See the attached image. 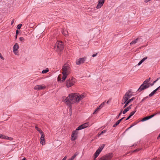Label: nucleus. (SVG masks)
Masks as SVG:
<instances>
[{"label":"nucleus","mask_w":160,"mask_h":160,"mask_svg":"<svg viewBox=\"0 0 160 160\" xmlns=\"http://www.w3.org/2000/svg\"><path fill=\"white\" fill-rule=\"evenodd\" d=\"M83 95H79L77 93H72L69 94L68 96L66 97H63L62 98L63 102H65V104L69 108V111H72V104L74 103H78L80 100L84 98Z\"/></svg>","instance_id":"obj_1"},{"label":"nucleus","mask_w":160,"mask_h":160,"mask_svg":"<svg viewBox=\"0 0 160 160\" xmlns=\"http://www.w3.org/2000/svg\"><path fill=\"white\" fill-rule=\"evenodd\" d=\"M89 125L88 122H86L78 127L75 131H73L72 133L71 140L74 141L77 137L78 132L77 131L80 130L87 127Z\"/></svg>","instance_id":"obj_2"},{"label":"nucleus","mask_w":160,"mask_h":160,"mask_svg":"<svg viewBox=\"0 0 160 160\" xmlns=\"http://www.w3.org/2000/svg\"><path fill=\"white\" fill-rule=\"evenodd\" d=\"M70 69L69 65L67 64H65L62 68V73L65 72V73L69 74L70 72Z\"/></svg>","instance_id":"obj_3"},{"label":"nucleus","mask_w":160,"mask_h":160,"mask_svg":"<svg viewBox=\"0 0 160 160\" xmlns=\"http://www.w3.org/2000/svg\"><path fill=\"white\" fill-rule=\"evenodd\" d=\"M149 83L148 84H144L142 83L138 89L137 91L140 92L145 89H146L149 87Z\"/></svg>","instance_id":"obj_4"},{"label":"nucleus","mask_w":160,"mask_h":160,"mask_svg":"<svg viewBox=\"0 0 160 160\" xmlns=\"http://www.w3.org/2000/svg\"><path fill=\"white\" fill-rule=\"evenodd\" d=\"M55 47H57L60 52L62 51L64 48V46L62 44V42H57Z\"/></svg>","instance_id":"obj_5"},{"label":"nucleus","mask_w":160,"mask_h":160,"mask_svg":"<svg viewBox=\"0 0 160 160\" xmlns=\"http://www.w3.org/2000/svg\"><path fill=\"white\" fill-rule=\"evenodd\" d=\"M86 60V58H80L77 59L76 61V63L77 65H80L83 63Z\"/></svg>","instance_id":"obj_6"},{"label":"nucleus","mask_w":160,"mask_h":160,"mask_svg":"<svg viewBox=\"0 0 160 160\" xmlns=\"http://www.w3.org/2000/svg\"><path fill=\"white\" fill-rule=\"evenodd\" d=\"M46 87L44 85H37L34 88V89L37 90H40L45 89Z\"/></svg>","instance_id":"obj_7"},{"label":"nucleus","mask_w":160,"mask_h":160,"mask_svg":"<svg viewBox=\"0 0 160 160\" xmlns=\"http://www.w3.org/2000/svg\"><path fill=\"white\" fill-rule=\"evenodd\" d=\"M19 48V45L18 43H16L14 45L13 47V52L14 53L16 54H18V52H17V51L18 49Z\"/></svg>","instance_id":"obj_8"},{"label":"nucleus","mask_w":160,"mask_h":160,"mask_svg":"<svg viewBox=\"0 0 160 160\" xmlns=\"http://www.w3.org/2000/svg\"><path fill=\"white\" fill-rule=\"evenodd\" d=\"M105 2V0H99L98 1V3L96 6L97 9H99L101 8L103 6Z\"/></svg>","instance_id":"obj_9"},{"label":"nucleus","mask_w":160,"mask_h":160,"mask_svg":"<svg viewBox=\"0 0 160 160\" xmlns=\"http://www.w3.org/2000/svg\"><path fill=\"white\" fill-rule=\"evenodd\" d=\"M73 84V83L71 81L70 79L67 80L66 81V85L68 88H69L72 86Z\"/></svg>","instance_id":"obj_10"},{"label":"nucleus","mask_w":160,"mask_h":160,"mask_svg":"<svg viewBox=\"0 0 160 160\" xmlns=\"http://www.w3.org/2000/svg\"><path fill=\"white\" fill-rule=\"evenodd\" d=\"M113 154L112 153H109L104 155L106 160H109L113 157Z\"/></svg>","instance_id":"obj_11"},{"label":"nucleus","mask_w":160,"mask_h":160,"mask_svg":"<svg viewBox=\"0 0 160 160\" xmlns=\"http://www.w3.org/2000/svg\"><path fill=\"white\" fill-rule=\"evenodd\" d=\"M44 134L43 133L41 134V137L40 138V143L42 144L43 145L45 142V140L44 139Z\"/></svg>","instance_id":"obj_12"},{"label":"nucleus","mask_w":160,"mask_h":160,"mask_svg":"<svg viewBox=\"0 0 160 160\" xmlns=\"http://www.w3.org/2000/svg\"><path fill=\"white\" fill-rule=\"evenodd\" d=\"M135 99V98L133 97L132 98L129 99L128 100L126 103L123 106V108H125L129 104V103H130V102H132L133 100H134Z\"/></svg>","instance_id":"obj_13"},{"label":"nucleus","mask_w":160,"mask_h":160,"mask_svg":"<svg viewBox=\"0 0 160 160\" xmlns=\"http://www.w3.org/2000/svg\"><path fill=\"white\" fill-rule=\"evenodd\" d=\"M105 145L104 144H102L101 146H100L99 148L96 150L97 152H98V153L100 154V152L102 151L104 147H105Z\"/></svg>","instance_id":"obj_14"},{"label":"nucleus","mask_w":160,"mask_h":160,"mask_svg":"<svg viewBox=\"0 0 160 160\" xmlns=\"http://www.w3.org/2000/svg\"><path fill=\"white\" fill-rule=\"evenodd\" d=\"M132 106V104H131L128 107L126 108L125 109L122 111V113L123 114H125L131 108Z\"/></svg>","instance_id":"obj_15"},{"label":"nucleus","mask_w":160,"mask_h":160,"mask_svg":"<svg viewBox=\"0 0 160 160\" xmlns=\"http://www.w3.org/2000/svg\"><path fill=\"white\" fill-rule=\"evenodd\" d=\"M136 108H135V110L131 112L130 114H129V115L128 117V118H126V119L125 120H128L129 119H130V118L132 116H133L134 114L136 112Z\"/></svg>","instance_id":"obj_16"},{"label":"nucleus","mask_w":160,"mask_h":160,"mask_svg":"<svg viewBox=\"0 0 160 160\" xmlns=\"http://www.w3.org/2000/svg\"><path fill=\"white\" fill-rule=\"evenodd\" d=\"M63 75L62 77V81L63 82H64L66 79L67 76L69 75L68 74L65 73V72L62 73Z\"/></svg>","instance_id":"obj_17"},{"label":"nucleus","mask_w":160,"mask_h":160,"mask_svg":"<svg viewBox=\"0 0 160 160\" xmlns=\"http://www.w3.org/2000/svg\"><path fill=\"white\" fill-rule=\"evenodd\" d=\"M125 118L124 117L122 118L121 119L118 120L116 123L113 126V127H115L116 126H117L119 123L120 122Z\"/></svg>","instance_id":"obj_18"},{"label":"nucleus","mask_w":160,"mask_h":160,"mask_svg":"<svg viewBox=\"0 0 160 160\" xmlns=\"http://www.w3.org/2000/svg\"><path fill=\"white\" fill-rule=\"evenodd\" d=\"M78 153L77 152H76L68 160H73L78 155Z\"/></svg>","instance_id":"obj_19"},{"label":"nucleus","mask_w":160,"mask_h":160,"mask_svg":"<svg viewBox=\"0 0 160 160\" xmlns=\"http://www.w3.org/2000/svg\"><path fill=\"white\" fill-rule=\"evenodd\" d=\"M157 91L156 90H153L150 94L148 96L149 97H151L153 96L156 93V92Z\"/></svg>","instance_id":"obj_20"},{"label":"nucleus","mask_w":160,"mask_h":160,"mask_svg":"<svg viewBox=\"0 0 160 160\" xmlns=\"http://www.w3.org/2000/svg\"><path fill=\"white\" fill-rule=\"evenodd\" d=\"M149 118L148 116L145 117L144 118H143L140 121L141 122H144L145 121L147 120L148 119H149Z\"/></svg>","instance_id":"obj_21"},{"label":"nucleus","mask_w":160,"mask_h":160,"mask_svg":"<svg viewBox=\"0 0 160 160\" xmlns=\"http://www.w3.org/2000/svg\"><path fill=\"white\" fill-rule=\"evenodd\" d=\"M150 79V78L149 79H146L145 81H144L143 82V84H148L149 83V82Z\"/></svg>","instance_id":"obj_22"},{"label":"nucleus","mask_w":160,"mask_h":160,"mask_svg":"<svg viewBox=\"0 0 160 160\" xmlns=\"http://www.w3.org/2000/svg\"><path fill=\"white\" fill-rule=\"evenodd\" d=\"M130 92L129 91H128L125 94V96L127 98H128V99H129L131 97V95L129 96L128 95L129 94V93Z\"/></svg>","instance_id":"obj_23"},{"label":"nucleus","mask_w":160,"mask_h":160,"mask_svg":"<svg viewBox=\"0 0 160 160\" xmlns=\"http://www.w3.org/2000/svg\"><path fill=\"white\" fill-rule=\"evenodd\" d=\"M35 128L36 129V130L38 131L41 134L43 133L42 131V130L40 129L38 127L35 126Z\"/></svg>","instance_id":"obj_24"},{"label":"nucleus","mask_w":160,"mask_h":160,"mask_svg":"<svg viewBox=\"0 0 160 160\" xmlns=\"http://www.w3.org/2000/svg\"><path fill=\"white\" fill-rule=\"evenodd\" d=\"M105 101L103 102L99 107H98L99 110H100L104 105Z\"/></svg>","instance_id":"obj_25"},{"label":"nucleus","mask_w":160,"mask_h":160,"mask_svg":"<svg viewBox=\"0 0 160 160\" xmlns=\"http://www.w3.org/2000/svg\"><path fill=\"white\" fill-rule=\"evenodd\" d=\"M138 39V38H137L135 40L131 42H130V44H134L136 43L137 42Z\"/></svg>","instance_id":"obj_26"},{"label":"nucleus","mask_w":160,"mask_h":160,"mask_svg":"<svg viewBox=\"0 0 160 160\" xmlns=\"http://www.w3.org/2000/svg\"><path fill=\"white\" fill-rule=\"evenodd\" d=\"M99 154V153H98V152H97L96 151L94 155V159L96 158L98 156Z\"/></svg>","instance_id":"obj_27"},{"label":"nucleus","mask_w":160,"mask_h":160,"mask_svg":"<svg viewBox=\"0 0 160 160\" xmlns=\"http://www.w3.org/2000/svg\"><path fill=\"white\" fill-rule=\"evenodd\" d=\"M62 33L64 35H68V31L65 30V31L64 30H63L62 31Z\"/></svg>","instance_id":"obj_28"},{"label":"nucleus","mask_w":160,"mask_h":160,"mask_svg":"<svg viewBox=\"0 0 160 160\" xmlns=\"http://www.w3.org/2000/svg\"><path fill=\"white\" fill-rule=\"evenodd\" d=\"M48 71H49V70L48 69L44 70H43L42 71V73H43V74L46 73H47V72H48Z\"/></svg>","instance_id":"obj_29"},{"label":"nucleus","mask_w":160,"mask_h":160,"mask_svg":"<svg viewBox=\"0 0 160 160\" xmlns=\"http://www.w3.org/2000/svg\"><path fill=\"white\" fill-rule=\"evenodd\" d=\"M61 76H62L61 74H60L58 77V81L59 82H61Z\"/></svg>","instance_id":"obj_30"},{"label":"nucleus","mask_w":160,"mask_h":160,"mask_svg":"<svg viewBox=\"0 0 160 160\" xmlns=\"http://www.w3.org/2000/svg\"><path fill=\"white\" fill-rule=\"evenodd\" d=\"M106 132V130H103L99 134H98V136H99L103 133H105Z\"/></svg>","instance_id":"obj_31"},{"label":"nucleus","mask_w":160,"mask_h":160,"mask_svg":"<svg viewBox=\"0 0 160 160\" xmlns=\"http://www.w3.org/2000/svg\"><path fill=\"white\" fill-rule=\"evenodd\" d=\"M122 100H124L126 102H127L128 100V98H127L126 97L124 96Z\"/></svg>","instance_id":"obj_32"},{"label":"nucleus","mask_w":160,"mask_h":160,"mask_svg":"<svg viewBox=\"0 0 160 160\" xmlns=\"http://www.w3.org/2000/svg\"><path fill=\"white\" fill-rule=\"evenodd\" d=\"M122 100H124L126 102H127L128 100V98H127L126 97L124 96Z\"/></svg>","instance_id":"obj_33"},{"label":"nucleus","mask_w":160,"mask_h":160,"mask_svg":"<svg viewBox=\"0 0 160 160\" xmlns=\"http://www.w3.org/2000/svg\"><path fill=\"white\" fill-rule=\"evenodd\" d=\"M22 25V24H19L17 26V28L18 29H20L21 28Z\"/></svg>","instance_id":"obj_34"},{"label":"nucleus","mask_w":160,"mask_h":160,"mask_svg":"<svg viewBox=\"0 0 160 160\" xmlns=\"http://www.w3.org/2000/svg\"><path fill=\"white\" fill-rule=\"evenodd\" d=\"M99 160H106L104 156L99 158Z\"/></svg>","instance_id":"obj_35"},{"label":"nucleus","mask_w":160,"mask_h":160,"mask_svg":"<svg viewBox=\"0 0 160 160\" xmlns=\"http://www.w3.org/2000/svg\"><path fill=\"white\" fill-rule=\"evenodd\" d=\"M157 114V113H155L154 114H152V115L150 116H148V117H149V119H150L151 118H152L154 116H155V115H156V114Z\"/></svg>","instance_id":"obj_36"},{"label":"nucleus","mask_w":160,"mask_h":160,"mask_svg":"<svg viewBox=\"0 0 160 160\" xmlns=\"http://www.w3.org/2000/svg\"><path fill=\"white\" fill-rule=\"evenodd\" d=\"M99 110H100L99 109V108H97L93 112V114H95Z\"/></svg>","instance_id":"obj_37"},{"label":"nucleus","mask_w":160,"mask_h":160,"mask_svg":"<svg viewBox=\"0 0 160 160\" xmlns=\"http://www.w3.org/2000/svg\"><path fill=\"white\" fill-rule=\"evenodd\" d=\"M156 81L155 80V81H154L152 83H149V86H152L154 84L156 83Z\"/></svg>","instance_id":"obj_38"},{"label":"nucleus","mask_w":160,"mask_h":160,"mask_svg":"<svg viewBox=\"0 0 160 160\" xmlns=\"http://www.w3.org/2000/svg\"><path fill=\"white\" fill-rule=\"evenodd\" d=\"M138 122H134L133 123L132 125H131L130 127V128H131L132 127H133Z\"/></svg>","instance_id":"obj_39"},{"label":"nucleus","mask_w":160,"mask_h":160,"mask_svg":"<svg viewBox=\"0 0 160 160\" xmlns=\"http://www.w3.org/2000/svg\"><path fill=\"white\" fill-rule=\"evenodd\" d=\"M122 110L121 111L120 113L117 116V117H116V118L117 119H118L119 117V116L121 115L122 113Z\"/></svg>","instance_id":"obj_40"},{"label":"nucleus","mask_w":160,"mask_h":160,"mask_svg":"<svg viewBox=\"0 0 160 160\" xmlns=\"http://www.w3.org/2000/svg\"><path fill=\"white\" fill-rule=\"evenodd\" d=\"M21 42H23L24 41V38L22 37H20L19 38Z\"/></svg>","instance_id":"obj_41"},{"label":"nucleus","mask_w":160,"mask_h":160,"mask_svg":"<svg viewBox=\"0 0 160 160\" xmlns=\"http://www.w3.org/2000/svg\"><path fill=\"white\" fill-rule=\"evenodd\" d=\"M141 149V148H138V149H136V150H134L133 151V152H138V151H140Z\"/></svg>","instance_id":"obj_42"},{"label":"nucleus","mask_w":160,"mask_h":160,"mask_svg":"<svg viewBox=\"0 0 160 160\" xmlns=\"http://www.w3.org/2000/svg\"><path fill=\"white\" fill-rule=\"evenodd\" d=\"M6 137H5L4 135L1 134H0V138H5Z\"/></svg>","instance_id":"obj_43"},{"label":"nucleus","mask_w":160,"mask_h":160,"mask_svg":"<svg viewBox=\"0 0 160 160\" xmlns=\"http://www.w3.org/2000/svg\"><path fill=\"white\" fill-rule=\"evenodd\" d=\"M147 57L144 58L142 60H141V61H142V62H143L145 60H146V59H147Z\"/></svg>","instance_id":"obj_44"},{"label":"nucleus","mask_w":160,"mask_h":160,"mask_svg":"<svg viewBox=\"0 0 160 160\" xmlns=\"http://www.w3.org/2000/svg\"><path fill=\"white\" fill-rule=\"evenodd\" d=\"M126 102L125 101H124V100H122V104H125L126 103Z\"/></svg>","instance_id":"obj_45"},{"label":"nucleus","mask_w":160,"mask_h":160,"mask_svg":"<svg viewBox=\"0 0 160 160\" xmlns=\"http://www.w3.org/2000/svg\"><path fill=\"white\" fill-rule=\"evenodd\" d=\"M0 58L2 59V60H4V58H3V57L2 56L1 53H0Z\"/></svg>","instance_id":"obj_46"},{"label":"nucleus","mask_w":160,"mask_h":160,"mask_svg":"<svg viewBox=\"0 0 160 160\" xmlns=\"http://www.w3.org/2000/svg\"><path fill=\"white\" fill-rule=\"evenodd\" d=\"M6 139H8V140H11L13 139V138H11V137H8V138H6Z\"/></svg>","instance_id":"obj_47"},{"label":"nucleus","mask_w":160,"mask_h":160,"mask_svg":"<svg viewBox=\"0 0 160 160\" xmlns=\"http://www.w3.org/2000/svg\"><path fill=\"white\" fill-rule=\"evenodd\" d=\"M142 63V61H141V60L138 63V66H139Z\"/></svg>","instance_id":"obj_48"},{"label":"nucleus","mask_w":160,"mask_h":160,"mask_svg":"<svg viewBox=\"0 0 160 160\" xmlns=\"http://www.w3.org/2000/svg\"><path fill=\"white\" fill-rule=\"evenodd\" d=\"M111 101V99H109L107 102V104H108L109 103V102H110Z\"/></svg>","instance_id":"obj_49"},{"label":"nucleus","mask_w":160,"mask_h":160,"mask_svg":"<svg viewBox=\"0 0 160 160\" xmlns=\"http://www.w3.org/2000/svg\"><path fill=\"white\" fill-rule=\"evenodd\" d=\"M160 88V86L158 87V88H157L156 90L157 91L158 90H159V89Z\"/></svg>","instance_id":"obj_50"},{"label":"nucleus","mask_w":160,"mask_h":160,"mask_svg":"<svg viewBox=\"0 0 160 160\" xmlns=\"http://www.w3.org/2000/svg\"><path fill=\"white\" fill-rule=\"evenodd\" d=\"M18 32H19V31H18V30H16V34L18 35Z\"/></svg>","instance_id":"obj_51"},{"label":"nucleus","mask_w":160,"mask_h":160,"mask_svg":"<svg viewBox=\"0 0 160 160\" xmlns=\"http://www.w3.org/2000/svg\"><path fill=\"white\" fill-rule=\"evenodd\" d=\"M97 53H96V54H93V55H92V57H95L96 56V55H97Z\"/></svg>","instance_id":"obj_52"},{"label":"nucleus","mask_w":160,"mask_h":160,"mask_svg":"<svg viewBox=\"0 0 160 160\" xmlns=\"http://www.w3.org/2000/svg\"><path fill=\"white\" fill-rule=\"evenodd\" d=\"M14 19H13V20H12V22H11V24L12 25V24L13 23H14Z\"/></svg>","instance_id":"obj_53"},{"label":"nucleus","mask_w":160,"mask_h":160,"mask_svg":"<svg viewBox=\"0 0 160 160\" xmlns=\"http://www.w3.org/2000/svg\"><path fill=\"white\" fill-rule=\"evenodd\" d=\"M130 92L128 93L129 94L128 95L129 96L131 95V96H132V94L131 93V92L129 91Z\"/></svg>","instance_id":"obj_54"},{"label":"nucleus","mask_w":160,"mask_h":160,"mask_svg":"<svg viewBox=\"0 0 160 160\" xmlns=\"http://www.w3.org/2000/svg\"><path fill=\"white\" fill-rule=\"evenodd\" d=\"M160 79V77H159L158 78H157V79L155 80V81H156V82H157L158 80H159V79Z\"/></svg>","instance_id":"obj_55"},{"label":"nucleus","mask_w":160,"mask_h":160,"mask_svg":"<svg viewBox=\"0 0 160 160\" xmlns=\"http://www.w3.org/2000/svg\"><path fill=\"white\" fill-rule=\"evenodd\" d=\"M145 99H144V98L141 100V101L140 102L141 103H142V102H143L144 101Z\"/></svg>","instance_id":"obj_56"},{"label":"nucleus","mask_w":160,"mask_h":160,"mask_svg":"<svg viewBox=\"0 0 160 160\" xmlns=\"http://www.w3.org/2000/svg\"><path fill=\"white\" fill-rule=\"evenodd\" d=\"M148 98V96H147L145 98H144V99H145V100L146 99H147V98Z\"/></svg>","instance_id":"obj_57"},{"label":"nucleus","mask_w":160,"mask_h":160,"mask_svg":"<svg viewBox=\"0 0 160 160\" xmlns=\"http://www.w3.org/2000/svg\"><path fill=\"white\" fill-rule=\"evenodd\" d=\"M148 98V96H147L145 98H144V99H145V100L146 99H147V98Z\"/></svg>","instance_id":"obj_58"},{"label":"nucleus","mask_w":160,"mask_h":160,"mask_svg":"<svg viewBox=\"0 0 160 160\" xmlns=\"http://www.w3.org/2000/svg\"><path fill=\"white\" fill-rule=\"evenodd\" d=\"M66 157H65L64 158H63L62 160H66Z\"/></svg>","instance_id":"obj_59"},{"label":"nucleus","mask_w":160,"mask_h":160,"mask_svg":"<svg viewBox=\"0 0 160 160\" xmlns=\"http://www.w3.org/2000/svg\"><path fill=\"white\" fill-rule=\"evenodd\" d=\"M22 160H26V158H24L22 159Z\"/></svg>","instance_id":"obj_60"},{"label":"nucleus","mask_w":160,"mask_h":160,"mask_svg":"<svg viewBox=\"0 0 160 160\" xmlns=\"http://www.w3.org/2000/svg\"><path fill=\"white\" fill-rule=\"evenodd\" d=\"M131 128H130V127L128 128L126 130V131L128 130L129 129Z\"/></svg>","instance_id":"obj_61"},{"label":"nucleus","mask_w":160,"mask_h":160,"mask_svg":"<svg viewBox=\"0 0 160 160\" xmlns=\"http://www.w3.org/2000/svg\"><path fill=\"white\" fill-rule=\"evenodd\" d=\"M17 36H18V34H16V35H15V38H16V39L17 38Z\"/></svg>","instance_id":"obj_62"},{"label":"nucleus","mask_w":160,"mask_h":160,"mask_svg":"<svg viewBox=\"0 0 160 160\" xmlns=\"http://www.w3.org/2000/svg\"><path fill=\"white\" fill-rule=\"evenodd\" d=\"M159 138H160V133L159 134L158 136V137L157 138L158 139Z\"/></svg>","instance_id":"obj_63"},{"label":"nucleus","mask_w":160,"mask_h":160,"mask_svg":"<svg viewBox=\"0 0 160 160\" xmlns=\"http://www.w3.org/2000/svg\"><path fill=\"white\" fill-rule=\"evenodd\" d=\"M93 160H96V159H94Z\"/></svg>","instance_id":"obj_64"}]
</instances>
